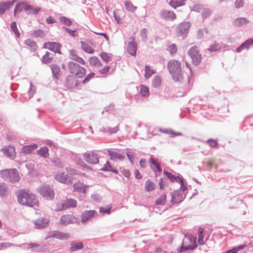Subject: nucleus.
Instances as JSON below:
<instances>
[{"label": "nucleus", "mask_w": 253, "mask_h": 253, "mask_svg": "<svg viewBox=\"0 0 253 253\" xmlns=\"http://www.w3.org/2000/svg\"><path fill=\"white\" fill-rule=\"evenodd\" d=\"M67 66L70 73L72 74L76 73L78 68L81 69L82 70H83L82 67L72 61L69 62L67 64Z\"/></svg>", "instance_id": "nucleus-28"}, {"label": "nucleus", "mask_w": 253, "mask_h": 253, "mask_svg": "<svg viewBox=\"0 0 253 253\" xmlns=\"http://www.w3.org/2000/svg\"><path fill=\"white\" fill-rule=\"evenodd\" d=\"M211 14V11L208 8H203L202 14L204 18H207Z\"/></svg>", "instance_id": "nucleus-61"}, {"label": "nucleus", "mask_w": 253, "mask_h": 253, "mask_svg": "<svg viewBox=\"0 0 253 253\" xmlns=\"http://www.w3.org/2000/svg\"><path fill=\"white\" fill-rule=\"evenodd\" d=\"M38 155L41 157L46 158L49 156L48 149L46 147H42L37 152Z\"/></svg>", "instance_id": "nucleus-35"}, {"label": "nucleus", "mask_w": 253, "mask_h": 253, "mask_svg": "<svg viewBox=\"0 0 253 253\" xmlns=\"http://www.w3.org/2000/svg\"><path fill=\"white\" fill-rule=\"evenodd\" d=\"M54 177L57 181L66 184H70L72 182L71 177L65 173L58 172L55 174Z\"/></svg>", "instance_id": "nucleus-11"}, {"label": "nucleus", "mask_w": 253, "mask_h": 253, "mask_svg": "<svg viewBox=\"0 0 253 253\" xmlns=\"http://www.w3.org/2000/svg\"><path fill=\"white\" fill-rule=\"evenodd\" d=\"M184 241L179 252H182L187 250H193L197 247L196 237L189 235H185Z\"/></svg>", "instance_id": "nucleus-4"}, {"label": "nucleus", "mask_w": 253, "mask_h": 253, "mask_svg": "<svg viewBox=\"0 0 253 253\" xmlns=\"http://www.w3.org/2000/svg\"><path fill=\"white\" fill-rule=\"evenodd\" d=\"M38 191L40 195L46 200H51L54 198V192L48 185H42L38 188Z\"/></svg>", "instance_id": "nucleus-5"}, {"label": "nucleus", "mask_w": 253, "mask_h": 253, "mask_svg": "<svg viewBox=\"0 0 253 253\" xmlns=\"http://www.w3.org/2000/svg\"><path fill=\"white\" fill-rule=\"evenodd\" d=\"M53 54L47 51L46 52L45 54L42 57V61L45 63H50L51 62Z\"/></svg>", "instance_id": "nucleus-43"}, {"label": "nucleus", "mask_w": 253, "mask_h": 253, "mask_svg": "<svg viewBox=\"0 0 253 253\" xmlns=\"http://www.w3.org/2000/svg\"><path fill=\"white\" fill-rule=\"evenodd\" d=\"M89 62L90 65L95 67H99L101 65V62L99 59L96 57H92L89 59Z\"/></svg>", "instance_id": "nucleus-42"}, {"label": "nucleus", "mask_w": 253, "mask_h": 253, "mask_svg": "<svg viewBox=\"0 0 253 253\" xmlns=\"http://www.w3.org/2000/svg\"><path fill=\"white\" fill-rule=\"evenodd\" d=\"M41 8L38 6H34L26 3L25 6V11L27 14H36L40 10Z\"/></svg>", "instance_id": "nucleus-22"}, {"label": "nucleus", "mask_w": 253, "mask_h": 253, "mask_svg": "<svg viewBox=\"0 0 253 253\" xmlns=\"http://www.w3.org/2000/svg\"><path fill=\"white\" fill-rule=\"evenodd\" d=\"M167 50L171 54H173V53H175L177 51V47L175 44L172 43L168 46Z\"/></svg>", "instance_id": "nucleus-57"}, {"label": "nucleus", "mask_w": 253, "mask_h": 253, "mask_svg": "<svg viewBox=\"0 0 253 253\" xmlns=\"http://www.w3.org/2000/svg\"><path fill=\"white\" fill-rule=\"evenodd\" d=\"M1 151L6 156L10 158V159H13L14 158L15 150L13 147L5 146L1 149Z\"/></svg>", "instance_id": "nucleus-24"}, {"label": "nucleus", "mask_w": 253, "mask_h": 253, "mask_svg": "<svg viewBox=\"0 0 253 253\" xmlns=\"http://www.w3.org/2000/svg\"><path fill=\"white\" fill-rule=\"evenodd\" d=\"M58 206L57 211H62L70 208H75L77 206V201L73 199H69L63 202L61 205Z\"/></svg>", "instance_id": "nucleus-13"}, {"label": "nucleus", "mask_w": 253, "mask_h": 253, "mask_svg": "<svg viewBox=\"0 0 253 253\" xmlns=\"http://www.w3.org/2000/svg\"><path fill=\"white\" fill-rule=\"evenodd\" d=\"M59 21L60 22L67 26H70L72 24L71 20L65 17H61L59 18Z\"/></svg>", "instance_id": "nucleus-56"}, {"label": "nucleus", "mask_w": 253, "mask_h": 253, "mask_svg": "<svg viewBox=\"0 0 253 253\" xmlns=\"http://www.w3.org/2000/svg\"><path fill=\"white\" fill-rule=\"evenodd\" d=\"M119 129V126H117L113 127H102L100 129V131L108 134H112L116 133Z\"/></svg>", "instance_id": "nucleus-30"}, {"label": "nucleus", "mask_w": 253, "mask_h": 253, "mask_svg": "<svg viewBox=\"0 0 253 253\" xmlns=\"http://www.w3.org/2000/svg\"><path fill=\"white\" fill-rule=\"evenodd\" d=\"M0 175L5 180L13 183L19 181L20 179L18 171L15 169L2 170Z\"/></svg>", "instance_id": "nucleus-3"}, {"label": "nucleus", "mask_w": 253, "mask_h": 253, "mask_svg": "<svg viewBox=\"0 0 253 253\" xmlns=\"http://www.w3.org/2000/svg\"><path fill=\"white\" fill-rule=\"evenodd\" d=\"M147 30L146 28H143L141 30L140 32V36L142 38V40L143 41H146L147 40Z\"/></svg>", "instance_id": "nucleus-60"}, {"label": "nucleus", "mask_w": 253, "mask_h": 253, "mask_svg": "<svg viewBox=\"0 0 253 253\" xmlns=\"http://www.w3.org/2000/svg\"><path fill=\"white\" fill-rule=\"evenodd\" d=\"M97 214V212L95 210L85 211L83 212L81 214L82 223H86L87 221L90 220L94 216H96Z\"/></svg>", "instance_id": "nucleus-12"}, {"label": "nucleus", "mask_w": 253, "mask_h": 253, "mask_svg": "<svg viewBox=\"0 0 253 253\" xmlns=\"http://www.w3.org/2000/svg\"><path fill=\"white\" fill-rule=\"evenodd\" d=\"M89 187L88 185H85L80 181L75 182L73 185L74 190L81 193H84Z\"/></svg>", "instance_id": "nucleus-18"}, {"label": "nucleus", "mask_w": 253, "mask_h": 253, "mask_svg": "<svg viewBox=\"0 0 253 253\" xmlns=\"http://www.w3.org/2000/svg\"><path fill=\"white\" fill-rule=\"evenodd\" d=\"M222 47V46L217 43H214V44L211 46V47L207 49L208 50H209L211 52H214L217 51L219 49H220Z\"/></svg>", "instance_id": "nucleus-54"}, {"label": "nucleus", "mask_w": 253, "mask_h": 253, "mask_svg": "<svg viewBox=\"0 0 253 253\" xmlns=\"http://www.w3.org/2000/svg\"><path fill=\"white\" fill-rule=\"evenodd\" d=\"M161 84V79L159 77L156 76L152 81V85L154 87H159Z\"/></svg>", "instance_id": "nucleus-51"}, {"label": "nucleus", "mask_w": 253, "mask_h": 253, "mask_svg": "<svg viewBox=\"0 0 253 253\" xmlns=\"http://www.w3.org/2000/svg\"><path fill=\"white\" fill-rule=\"evenodd\" d=\"M83 158L86 162L91 164H96L99 162V156L94 152L84 153Z\"/></svg>", "instance_id": "nucleus-9"}, {"label": "nucleus", "mask_w": 253, "mask_h": 253, "mask_svg": "<svg viewBox=\"0 0 253 253\" xmlns=\"http://www.w3.org/2000/svg\"><path fill=\"white\" fill-rule=\"evenodd\" d=\"M49 220L46 218H41L34 221L35 227L37 229H44L47 226Z\"/></svg>", "instance_id": "nucleus-16"}, {"label": "nucleus", "mask_w": 253, "mask_h": 253, "mask_svg": "<svg viewBox=\"0 0 253 253\" xmlns=\"http://www.w3.org/2000/svg\"><path fill=\"white\" fill-rule=\"evenodd\" d=\"M169 4L173 8H176L178 6H180L181 5H183L184 3H183V1H176L174 0H171Z\"/></svg>", "instance_id": "nucleus-52"}, {"label": "nucleus", "mask_w": 253, "mask_h": 253, "mask_svg": "<svg viewBox=\"0 0 253 253\" xmlns=\"http://www.w3.org/2000/svg\"><path fill=\"white\" fill-rule=\"evenodd\" d=\"M15 0L11 1H6L0 3V15H2L4 12L8 10L13 5L15 2Z\"/></svg>", "instance_id": "nucleus-17"}, {"label": "nucleus", "mask_w": 253, "mask_h": 253, "mask_svg": "<svg viewBox=\"0 0 253 253\" xmlns=\"http://www.w3.org/2000/svg\"><path fill=\"white\" fill-rule=\"evenodd\" d=\"M145 78H149L153 74L155 73L154 70L149 66L146 65L145 69Z\"/></svg>", "instance_id": "nucleus-40"}, {"label": "nucleus", "mask_w": 253, "mask_h": 253, "mask_svg": "<svg viewBox=\"0 0 253 253\" xmlns=\"http://www.w3.org/2000/svg\"><path fill=\"white\" fill-rule=\"evenodd\" d=\"M74 221L75 218L72 215H64L61 217L60 224L63 225H66L74 223Z\"/></svg>", "instance_id": "nucleus-23"}, {"label": "nucleus", "mask_w": 253, "mask_h": 253, "mask_svg": "<svg viewBox=\"0 0 253 253\" xmlns=\"http://www.w3.org/2000/svg\"><path fill=\"white\" fill-rule=\"evenodd\" d=\"M149 162L151 168L155 171V175L157 176L158 173H160L162 171L160 163H157L156 160L152 157L149 159Z\"/></svg>", "instance_id": "nucleus-19"}, {"label": "nucleus", "mask_w": 253, "mask_h": 253, "mask_svg": "<svg viewBox=\"0 0 253 253\" xmlns=\"http://www.w3.org/2000/svg\"><path fill=\"white\" fill-rule=\"evenodd\" d=\"M25 2H20L16 4L14 10V15L16 16L17 13L21 12L23 10L25 11Z\"/></svg>", "instance_id": "nucleus-34"}, {"label": "nucleus", "mask_w": 253, "mask_h": 253, "mask_svg": "<svg viewBox=\"0 0 253 253\" xmlns=\"http://www.w3.org/2000/svg\"><path fill=\"white\" fill-rule=\"evenodd\" d=\"M112 166L109 161H107L106 164L104 165L103 167L100 169L102 171H110L111 170Z\"/></svg>", "instance_id": "nucleus-59"}, {"label": "nucleus", "mask_w": 253, "mask_h": 253, "mask_svg": "<svg viewBox=\"0 0 253 253\" xmlns=\"http://www.w3.org/2000/svg\"><path fill=\"white\" fill-rule=\"evenodd\" d=\"M70 251L75 252L78 250H82L84 247V245L82 242H73L70 244Z\"/></svg>", "instance_id": "nucleus-31"}, {"label": "nucleus", "mask_w": 253, "mask_h": 253, "mask_svg": "<svg viewBox=\"0 0 253 253\" xmlns=\"http://www.w3.org/2000/svg\"><path fill=\"white\" fill-rule=\"evenodd\" d=\"M51 69L52 70V72L54 77L57 78L58 76L59 75L60 69L56 65L53 64L51 66Z\"/></svg>", "instance_id": "nucleus-44"}, {"label": "nucleus", "mask_w": 253, "mask_h": 253, "mask_svg": "<svg viewBox=\"0 0 253 253\" xmlns=\"http://www.w3.org/2000/svg\"><path fill=\"white\" fill-rule=\"evenodd\" d=\"M188 54L190 56L193 64L198 65L201 60V55L199 53L197 46H193L188 50Z\"/></svg>", "instance_id": "nucleus-8"}, {"label": "nucleus", "mask_w": 253, "mask_h": 253, "mask_svg": "<svg viewBox=\"0 0 253 253\" xmlns=\"http://www.w3.org/2000/svg\"><path fill=\"white\" fill-rule=\"evenodd\" d=\"M24 43L26 45L31 47L34 50L37 48L36 43L32 40L27 39L25 41Z\"/></svg>", "instance_id": "nucleus-47"}, {"label": "nucleus", "mask_w": 253, "mask_h": 253, "mask_svg": "<svg viewBox=\"0 0 253 253\" xmlns=\"http://www.w3.org/2000/svg\"><path fill=\"white\" fill-rule=\"evenodd\" d=\"M100 56L101 59L106 63L109 62L111 59V56L106 52H102Z\"/></svg>", "instance_id": "nucleus-55"}, {"label": "nucleus", "mask_w": 253, "mask_h": 253, "mask_svg": "<svg viewBox=\"0 0 253 253\" xmlns=\"http://www.w3.org/2000/svg\"><path fill=\"white\" fill-rule=\"evenodd\" d=\"M125 6L126 9L130 12H134L136 7L133 5V4L128 1H125Z\"/></svg>", "instance_id": "nucleus-46"}, {"label": "nucleus", "mask_w": 253, "mask_h": 253, "mask_svg": "<svg viewBox=\"0 0 253 253\" xmlns=\"http://www.w3.org/2000/svg\"><path fill=\"white\" fill-rule=\"evenodd\" d=\"M43 47L46 49H48L51 51L54 52L60 53V44L57 42H46L44 43Z\"/></svg>", "instance_id": "nucleus-15"}, {"label": "nucleus", "mask_w": 253, "mask_h": 253, "mask_svg": "<svg viewBox=\"0 0 253 253\" xmlns=\"http://www.w3.org/2000/svg\"><path fill=\"white\" fill-rule=\"evenodd\" d=\"M168 68L175 82H180L183 80L181 63L179 61L175 60H170L168 63Z\"/></svg>", "instance_id": "nucleus-2"}, {"label": "nucleus", "mask_w": 253, "mask_h": 253, "mask_svg": "<svg viewBox=\"0 0 253 253\" xmlns=\"http://www.w3.org/2000/svg\"><path fill=\"white\" fill-rule=\"evenodd\" d=\"M253 44V39H249L246 42H243L240 46H239L236 51L240 52L244 49H248L249 46Z\"/></svg>", "instance_id": "nucleus-27"}, {"label": "nucleus", "mask_w": 253, "mask_h": 253, "mask_svg": "<svg viewBox=\"0 0 253 253\" xmlns=\"http://www.w3.org/2000/svg\"><path fill=\"white\" fill-rule=\"evenodd\" d=\"M70 234L64 233L59 231H51L47 233L45 239L53 238L60 240H66L70 238Z\"/></svg>", "instance_id": "nucleus-7"}, {"label": "nucleus", "mask_w": 253, "mask_h": 253, "mask_svg": "<svg viewBox=\"0 0 253 253\" xmlns=\"http://www.w3.org/2000/svg\"><path fill=\"white\" fill-rule=\"evenodd\" d=\"M82 69H83L82 70L81 69H78L77 70V71L76 73H74L73 75H76L78 78H83L85 74L86 73V69L82 67Z\"/></svg>", "instance_id": "nucleus-50"}, {"label": "nucleus", "mask_w": 253, "mask_h": 253, "mask_svg": "<svg viewBox=\"0 0 253 253\" xmlns=\"http://www.w3.org/2000/svg\"><path fill=\"white\" fill-rule=\"evenodd\" d=\"M166 200V195H162L159 198L156 200L155 204L158 205H163L165 203Z\"/></svg>", "instance_id": "nucleus-53"}, {"label": "nucleus", "mask_w": 253, "mask_h": 253, "mask_svg": "<svg viewBox=\"0 0 253 253\" xmlns=\"http://www.w3.org/2000/svg\"><path fill=\"white\" fill-rule=\"evenodd\" d=\"M108 154L110 157V159L114 161H123L125 158L124 156L117 152L112 151L110 150H108Z\"/></svg>", "instance_id": "nucleus-25"}, {"label": "nucleus", "mask_w": 253, "mask_h": 253, "mask_svg": "<svg viewBox=\"0 0 253 253\" xmlns=\"http://www.w3.org/2000/svg\"><path fill=\"white\" fill-rule=\"evenodd\" d=\"M160 15L162 18L171 21L176 18L174 12L170 10H162L160 13Z\"/></svg>", "instance_id": "nucleus-14"}, {"label": "nucleus", "mask_w": 253, "mask_h": 253, "mask_svg": "<svg viewBox=\"0 0 253 253\" xmlns=\"http://www.w3.org/2000/svg\"><path fill=\"white\" fill-rule=\"evenodd\" d=\"M35 90H36L35 86L34 85H33L31 83L30 90L29 91V98H31L32 97H33V96L34 95V94L35 93Z\"/></svg>", "instance_id": "nucleus-62"}, {"label": "nucleus", "mask_w": 253, "mask_h": 253, "mask_svg": "<svg viewBox=\"0 0 253 253\" xmlns=\"http://www.w3.org/2000/svg\"><path fill=\"white\" fill-rule=\"evenodd\" d=\"M17 200L20 204L28 207H34L38 205L36 195L28 190H21L17 195Z\"/></svg>", "instance_id": "nucleus-1"}, {"label": "nucleus", "mask_w": 253, "mask_h": 253, "mask_svg": "<svg viewBox=\"0 0 253 253\" xmlns=\"http://www.w3.org/2000/svg\"><path fill=\"white\" fill-rule=\"evenodd\" d=\"M244 5L243 0H236L234 6L236 8H240L242 7Z\"/></svg>", "instance_id": "nucleus-64"}, {"label": "nucleus", "mask_w": 253, "mask_h": 253, "mask_svg": "<svg viewBox=\"0 0 253 253\" xmlns=\"http://www.w3.org/2000/svg\"><path fill=\"white\" fill-rule=\"evenodd\" d=\"M155 188V185L152 181L150 180H146L145 184V190L146 192L152 191L154 190Z\"/></svg>", "instance_id": "nucleus-37"}, {"label": "nucleus", "mask_w": 253, "mask_h": 253, "mask_svg": "<svg viewBox=\"0 0 253 253\" xmlns=\"http://www.w3.org/2000/svg\"><path fill=\"white\" fill-rule=\"evenodd\" d=\"M136 50L137 44L134 42V39L132 38V41L129 42L128 43L127 51L129 54L134 56L136 54Z\"/></svg>", "instance_id": "nucleus-21"}, {"label": "nucleus", "mask_w": 253, "mask_h": 253, "mask_svg": "<svg viewBox=\"0 0 253 253\" xmlns=\"http://www.w3.org/2000/svg\"><path fill=\"white\" fill-rule=\"evenodd\" d=\"M191 26L189 22H183L179 24L176 28V35L185 39L187 36L189 30Z\"/></svg>", "instance_id": "nucleus-6"}, {"label": "nucleus", "mask_w": 253, "mask_h": 253, "mask_svg": "<svg viewBox=\"0 0 253 253\" xmlns=\"http://www.w3.org/2000/svg\"><path fill=\"white\" fill-rule=\"evenodd\" d=\"M52 162L57 167L59 168H62L63 167V164L61 162V161L57 158L53 159L52 160Z\"/></svg>", "instance_id": "nucleus-63"}, {"label": "nucleus", "mask_w": 253, "mask_h": 253, "mask_svg": "<svg viewBox=\"0 0 253 253\" xmlns=\"http://www.w3.org/2000/svg\"><path fill=\"white\" fill-rule=\"evenodd\" d=\"M23 246L22 244L20 245L19 246L15 245V244L8 243V242H2L0 243V250H2L6 249L7 248H9L11 247H22Z\"/></svg>", "instance_id": "nucleus-39"}, {"label": "nucleus", "mask_w": 253, "mask_h": 253, "mask_svg": "<svg viewBox=\"0 0 253 253\" xmlns=\"http://www.w3.org/2000/svg\"><path fill=\"white\" fill-rule=\"evenodd\" d=\"M208 32V30L207 28H205L204 29H200L198 31L197 34V37L198 39H201L204 36V33L205 32L207 33Z\"/></svg>", "instance_id": "nucleus-58"}, {"label": "nucleus", "mask_w": 253, "mask_h": 253, "mask_svg": "<svg viewBox=\"0 0 253 253\" xmlns=\"http://www.w3.org/2000/svg\"><path fill=\"white\" fill-rule=\"evenodd\" d=\"M180 184V190L182 193H186V191L187 189V184L186 181L182 178L178 182Z\"/></svg>", "instance_id": "nucleus-49"}, {"label": "nucleus", "mask_w": 253, "mask_h": 253, "mask_svg": "<svg viewBox=\"0 0 253 253\" xmlns=\"http://www.w3.org/2000/svg\"><path fill=\"white\" fill-rule=\"evenodd\" d=\"M140 93L143 97H148L149 94L148 87L145 85H141L140 86Z\"/></svg>", "instance_id": "nucleus-41"}, {"label": "nucleus", "mask_w": 253, "mask_h": 253, "mask_svg": "<svg viewBox=\"0 0 253 253\" xmlns=\"http://www.w3.org/2000/svg\"><path fill=\"white\" fill-rule=\"evenodd\" d=\"M70 55L71 59L73 60L76 61L82 65L85 64V61L84 60L77 54L75 50L73 49L71 50L70 51Z\"/></svg>", "instance_id": "nucleus-26"}, {"label": "nucleus", "mask_w": 253, "mask_h": 253, "mask_svg": "<svg viewBox=\"0 0 253 253\" xmlns=\"http://www.w3.org/2000/svg\"><path fill=\"white\" fill-rule=\"evenodd\" d=\"M204 229L202 227L199 228L198 243L199 245H203L207 240L208 238L205 237L204 234Z\"/></svg>", "instance_id": "nucleus-29"}, {"label": "nucleus", "mask_w": 253, "mask_h": 253, "mask_svg": "<svg viewBox=\"0 0 253 253\" xmlns=\"http://www.w3.org/2000/svg\"><path fill=\"white\" fill-rule=\"evenodd\" d=\"M66 80V85L69 88H74L78 85V81L76 78L73 76H67Z\"/></svg>", "instance_id": "nucleus-20"}, {"label": "nucleus", "mask_w": 253, "mask_h": 253, "mask_svg": "<svg viewBox=\"0 0 253 253\" xmlns=\"http://www.w3.org/2000/svg\"><path fill=\"white\" fill-rule=\"evenodd\" d=\"M165 175L170 180L171 182H179V180L182 178L181 176H175L170 172L164 171Z\"/></svg>", "instance_id": "nucleus-33"}, {"label": "nucleus", "mask_w": 253, "mask_h": 253, "mask_svg": "<svg viewBox=\"0 0 253 253\" xmlns=\"http://www.w3.org/2000/svg\"><path fill=\"white\" fill-rule=\"evenodd\" d=\"M10 28L12 32L14 33L15 36L17 38H19L20 36V33L17 29V24L15 22H12L10 24Z\"/></svg>", "instance_id": "nucleus-45"}, {"label": "nucleus", "mask_w": 253, "mask_h": 253, "mask_svg": "<svg viewBox=\"0 0 253 253\" xmlns=\"http://www.w3.org/2000/svg\"><path fill=\"white\" fill-rule=\"evenodd\" d=\"M7 186L4 183H0V196L3 197L6 196L7 192Z\"/></svg>", "instance_id": "nucleus-48"}, {"label": "nucleus", "mask_w": 253, "mask_h": 253, "mask_svg": "<svg viewBox=\"0 0 253 253\" xmlns=\"http://www.w3.org/2000/svg\"><path fill=\"white\" fill-rule=\"evenodd\" d=\"M37 145L35 144L24 146L22 149V151L25 154H30L37 148Z\"/></svg>", "instance_id": "nucleus-32"}, {"label": "nucleus", "mask_w": 253, "mask_h": 253, "mask_svg": "<svg viewBox=\"0 0 253 253\" xmlns=\"http://www.w3.org/2000/svg\"><path fill=\"white\" fill-rule=\"evenodd\" d=\"M81 43L82 49L85 52L90 54H92L94 53V50L92 49V47L89 44L84 42H81Z\"/></svg>", "instance_id": "nucleus-36"}, {"label": "nucleus", "mask_w": 253, "mask_h": 253, "mask_svg": "<svg viewBox=\"0 0 253 253\" xmlns=\"http://www.w3.org/2000/svg\"><path fill=\"white\" fill-rule=\"evenodd\" d=\"M249 22V21L244 17L238 18L234 21V24L237 26H242L246 25Z\"/></svg>", "instance_id": "nucleus-38"}, {"label": "nucleus", "mask_w": 253, "mask_h": 253, "mask_svg": "<svg viewBox=\"0 0 253 253\" xmlns=\"http://www.w3.org/2000/svg\"><path fill=\"white\" fill-rule=\"evenodd\" d=\"M185 197L186 193H182L179 191H175L171 193L170 202L172 204L179 203L181 202Z\"/></svg>", "instance_id": "nucleus-10"}]
</instances>
